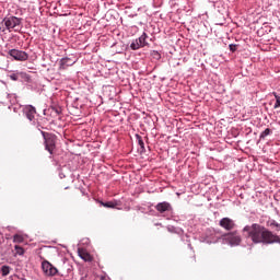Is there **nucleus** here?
I'll return each mask as SVG.
<instances>
[{"instance_id": "obj_12", "label": "nucleus", "mask_w": 280, "mask_h": 280, "mask_svg": "<svg viewBox=\"0 0 280 280\" xmlns=\"http://www.w3.org/2000/svg\"><path fill=\"white\" fill-rule=\"evenodd\" d=\"M148 38V34L143 33L137 40L140 45V47H145V45H148V43L145 42V39Z\"/></svg>"}, {"instance_id": "obj_4", "label": "nucleus", "mask_w": 280, "mask_h": 280, "mask_svg": "<svg viewBox=\"0 0 280 280\" xmlns=\"http://www.w3.org/2000/svg\"><path fill=\"white\" fill-rule=\"evenodd\" d=\"M42 269L46 277H56V275H58V268L54 267V265L47 260L42 262Z\"/></svg>"}, {"instance_id": "obj_5", "label": "nucleus", "mask_w": 280, "mask_h": 280, "mask_svg": "<svg viewBox=\"0 0 280 280\" xmlns=\"http://www.w3.org/2000/svg\"><path fill=\"white\" fill-rule=\"evenodd\" d=\"M9 56H11V58H14V60H19L20 62H25V60L30 58V55H27V52L19 49L9 50Z\"/></svg>"}, {"instance_id": "obj_15", "label": "nucleus", "mask_w": 280, "mask_h": 280, "mask_svg": "<svg viewBox=\"0 0 280 280\" xmlns=\"http://www.w3.org/2000/svg\"><path fill=\"white\" fill-rule=\"evenodd\" d=\"M102 205H103V207H106L107 209H115L117 207V202H115V201H107Z\"/></svg>"}, {"instance_id": "obj_18", "label": "nucleus", "mask_w": 280, "mask_h": 280, "mask_svg": "<svg viewBox=\"0 0 280 280\" xmlns=\"http://www.w3.org/2000/svg\"><path fill=\"white\" fill-rule=\"evenodd\" d=\"M272 132V130H270V128L265 129L261 133H260V139H266V137H268V135H270Z\"/></svg>"}, {"instance_id": "obj_11", "label": "nucleus", "mask_w": 280, "mask_h": 280, "mask_svg": "<svg viewBox=\"0 0 280 280\" xmlns=\"http://www.w3.org/2000/svg\"><path fill=\"white\" fill-rule=\"evenodd\" d=\"M78 255L83 259V261H93V256H91V254L84 248H79Z\"/></svg>"}, {"instance_id": "obj_9", "label": "nucleus", "mask_w": 280, "mask_h": 280, "mask_svg": "<svg viewBox=\"0 0 280 280\" xmlns=\"http://www.w3.org/2000/svg\"><path fill=\"white\" fill-rule=\"evenodd\" d=\"M72 65H75V61L71 60V58H62L59 61V71H65V69L72 67Z\"/></svg>"}, {"instance_id": "obj_16", "label": "nucleus", "mask_w": 280, "mask_h": 280, "mask_svg": "<svg viewBox=\"0 0 280 280\" xmlns=\"http://www.w3.org/2000/svg\"><path fill=\"white\" fill-rule=\"evenodd\" d=\"M141 45L139 44V40L136 39L135 42L131 43L130 48L133 49V51H137V49H141Z\"/></svg>"}, {"instance_id": "obj_25", "label": "nucleus", "mask_w": 280, "mask_h": 280, "mask_svg": "<svg viewBox=\"0 0 280 280\" xmlns=\"http://www.w3.org/2000/svg\"><path fill=\"white\" fill-rule=\"evenodd\" d=\"M94 280H104V277H96Z\"/></svg>"}, {"instance_id": "obj_1", "label": "nucleus", "mask_w": 280, "mask_h": 280, "mask_svg": "<svg viewBox=\"0 0 280 280\" xmlns=\"http://www.w3.org/2000/svg\"><path fill=\"white\" fill-rule=\"evenodd\" d=\"M248 237L254 242L255 244H259L262 242V244H280V237L277 234H273L272 232L255 226L253 231L249 232Z\"/></svg>"}, {"instance_id": "obj_14", "label": "nucleus", "mask_w": 280, "mask_h": 280, "mask_svg": "<svg viewBox=\"0 0 280 280\" xmlns=\"http://www.w3.org/2000/svg\"><path fill=\"white\" fill-rule=\"evenodd\" d=\"M10 270H12V268L10 266H2L1 267V275L2 277H8V275H10Z\"/></svg>"}, {"instance_id": "obj_22", "label": "nucleus", "mask_w": 280, "mask_h": 280, "mask_svg": "<svg viewBox=\"0 0 280 280\" xmlns=\"http://www.w3.org/2000/svg\"><path fill=\"white\" fill-rule=\"evenodd\" d=\"M230 50H232V51H237V45H235V44H230Z\"/></svg>"}, {"instance_id": "obj_6", "label": "nucleus", "mask_w": 280, "mask_h": 280, "mask_svg": "<svg viewBox=\"0 0 280 280\" xmlns=\"http://www.w3.org/2000/svg\"><path fill=\"white\" fill-rule=\"evenodd\" d=\"M225 240L231 246H238L240 242H242V237H240L237 232L226 234Z\"/></svg>"}, {"instance_id": "obj_8", "label": "nucleus", "mask_w": 280, "mask_h": 280, "mask_svg": "<svg viewBox=\"0 0 280 280\" xmlns=\"http://www.w3.org/2000/svg\"><path fill=\"white\" fill-rule=\"evenodd\" d=\"M23 113L26 115V119L28 121H34V117L36 116V107L32 105H26L23 108Z\"/></svg>"}, {"instance_id": "obj_13", "label": "nucleus", "mask_w": 280, "mask_h": 280, "mask_svg": "<svg viewBox=\"0 0 280 280\" xmlns=\"http://www.w3.org/2000/svg\"><path fill=\"white\" fill-rule=\"evenodd\" d=\"M13 242L14 244H23V242H25V238L21 234H15L13 236Z\"/></svg>"}, {"instance_id": "obj_3", "label": "nucleus", "mask_w": 280, "mask_h": 280, "mask_svg": "<svg viewBox=\"0 0 280 280\" xmlns=\"http://www.w3.org/2000/svg\"><path fill=\"white\" fill-rule=\"evenodd\" d=\"M43 139H44V145L45 150L49 152V154H54V151L56 150V135L40 131Z\"/></svg>"}, {"instance_id": "obj_17", "label": "nucleus", "mask_w": 280, "mask_h": 280, "mask_svg": "<svg viewBox=\"0 0 280 280\" xmlns=\"http://www.w3.org/2000/svg\"><path fill=\"white\" fill-rule=\"evenodd\" d=\"M14 248H15L16 255H25V249H23V247L15 245Z\"/></svg>"}, {"instance_id": "obj_24", "label": "nucleus", "mask_w": 280, "mask_h": 280, "mask_svg": "<svg viewBox=\"0 0 280 280\" xmlns=\"http://www.w3.org/2000/svg\"><path fill=\"white\" fill-rule=\"evenodd\" d=\"M153 56L156 58H161V54H159V51H153Z\"/></svg>"}, {"instance_id": "obj_7", "label": "nucleus", "mask_w": 280, "mask_h": 280, "mask_svg": "<svg viewBox=\"0 0 280 280\" xmlns=\"http://www.w3.org/2000/svg\"><path fill=\"white\" fill-rule=\"evenodd\" d=\"M219 224L222 226V229H225V231H233V229H235V221H233L231 218L221 219Z\"/></svg>"}, {"instance_id": "obj_2", "label": "nucleus", "mask_w": 280, "mask_h": 280, "mask_svg": "<svg viewBox=\"0 0 280 280\" xmlns=\"http://www.w3.org/2000/svg\"><path fill=\"white\" fill-rule=\"evenodd\" d=\"M1 25L0 30H2V32H5V30L9 32H12V30H14V32H19V28L16 27L21 25V19L16 16L4 18Z\"/></svg>"}, {"instance_id": "obj_20", "label": "nucleus", "mask_w": 280, "mask_h": 280, "mask_svg": "<svg viewBox=\"0 0 280 280\" xmlns=\"http://www.w3.org/2000/svg\"><path fill=\"white\" fill-rule=\"evenodd\" d=\"M275 97H276V104L273 105V108H280V96L275 93Z\"/></svg>"}, {"instance_id": "obj_26", "label": "nucleus", "mask_w": 280, "mask_h": 280, "mask_svg": "<svg viewBox=\"0 0 280 280\" xmlns=\"http://www.w3.org/2000/svg\"><path fill=\"white\" fill-rule=\"evenodd\" d=\"M23 280H25V279H23Z\"/></svg>"}, {"instance_id": "obj_10", "label": "nucleus", "mask_w": 280, "mask_h": 280, "mask_svg": "<svg viewBox=\"0 0 280 280\" xmlns=\"http://www.w3.org/2000/svg\"><path fill=\"white\" fill-rule=\"evenodd\" d=\"M155 209L159 213H165V211H172V205L167 201L160 202L155 206Z\"/></svg>"}, {"instance_id": "obj_19", "label": "nucleus", "mask_w": 280, "mask_h": 280, "mask_svg": "<svg viewBox=\"0 0 280 280\" xmlns=\"http://www.w3.org/2000/svg\"><path fill=\"white\" fill-rule=\"evenodd\" d=\"M137 139L141 150H145V143L143 142V139L141 138V136L137 135Z\"/></svg>"}, {"instance_id": "obj_23", "label": "nucleus", "mask_w": 280, "mask_h": 280, "mask_svg": "<svg viewBox=\"0 0 280 280\" xmlns=\"http://www.w3.org/2000/svg\"><path fill=\"white\" fill-rule=\"evenodd\" d=\"M10 79L13 80V82H16V80H19V75L18 74H10Z\"/></svg>"}, {"instance_id": "obj_21", "label": "nucleus", "mask_w": 280, "mask_h": 280, "mask_svg": "<svg viewBox=\"0 0 280 280\" xmlns=\"http://www.w3.org/2000/svg\"><path fill=\"white\" fill-rule=\"evenodd\" d=\"M270 226H276L277 231H280V224L277 221H271Z\"/></svg>"}]
</instances>
